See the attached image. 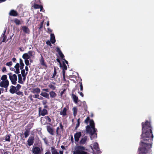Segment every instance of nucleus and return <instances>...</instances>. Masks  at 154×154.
Here are the masks:
<instances>
[{"instance_id":"53","label":"nucleus","mask_w":154,"mask_h":154,"mask_svg":"<svg viewBox=\"0 0 154 154\" xmlns=\"http://www.w3.org/2000/svg\"><path fill=\"white\" fill-rule=\"evenodd\" d=\"M33 52L32 51H29L28 52V54L30 56H32Z\"/></svg>"},{"instance_id":"46","label":"nucleus","mask_w":154,"mask_h":154,"mask_svg":"<svg viewBox=\"0 0 154 154\" xmlns=\"http://www.w3.org/2000/svg\"><path fill=\"white\" fill-rule=\"evenodd\" d=\"M40 5L37 4H34L33 5V7L35 9H39Z\"/></svg>"},{"instance_id":"32","label":"nucleus","mask_w":154,"mask_h":154,"mask_svg":"<svg viewBox=\"0 0 154 154\" xmlns=\"http://www.w3.org/2000/svg\"><path fill=\"white\" fill-rule=\"evenodd\" d=\"M73 114L74 116V117H75L77 113V109L76 107H74L73 108Z\"/></svg>"},{"instance_id":"13","label":"nucleus","mask_w":154,"mask_h":154,"mask_svg":"<svg viewBox=\"0 0 154 154\" xmlns=\"http://www.w3.org/2000/svg\"><path fill=\"white\" fill-rule=\"evenodd\" d=\"M91 148L93 150L94 149L97 152L99 151V148L98 144L97 142H95L94 143L93 147L91 146Z\"/></svg>"},{"instance_id":"18","label":"nucleus","mask_w":154,"mask_h":154,"mask_svg":"<svg viewBox=\"0 0 154 154\" xmlns=\"http://www.w3.org/2000/svg\"><path fill=\"white\" fill-rule=\"evenodd\" d=\"M9 91L11 94H12L16 93L17 91L16 87L13 85H11L10 87Z\"/></svg>"},{"instance_id":"4","label":"nucleus","mask_w":154,"mask_h":154,"mask_svg":"<svg viewBox=\"0 0 154 154\" xmlns=\"http://www.w3.org/2000/svg\"><path fill=\"white\" fill-rule=\"evenodd\" d=\"M9 75V79L11 82L12 84L14 85H16L17 84L16 81L17 80V76L16 74L12 75L11 73H9L8 74Z\"/></svg>"},{"instance_id":"61","label":"nucleus","mask_w":154,"mask_h":154,"mask_svg":"<svg viewBox=\"0 0 154 154\" xmlns=\"http://www.w3.org/2000/svg\"><path fill=\"white\" fill-rule=\"evenodd\" d=\"M42 90L43 91H45L46 92H49V90L48 89V88H45V89H43Z\"/></svg>"},{"instance_id":"47","label":"nucleus","mask_w":154,"mask_h":154,"mask_svg":"<svg viewBox=\"0 0 154 154\" xmlns=\"http://www.w3.org/2000/svg\"><path fill=\"white\" fill-rule=\"evenodd\" d=\"M12 65V63L11 61H10L9 62H7L6 63V65L7 66H10Z\"/></svg>"},{"instance_id":"21","label":"nucleus","mask_w":154,"mask_h":154,"mask_svg":"<svg viewBox=\"0 0 154 154\" xmlns=\"http://www.w3.org/2000/svg\"><path fill=\"white\" fill-rule=\"evenodd\" d=\"M32 90V92L33 93H36L38 94L41 91L40 89L39 88H33Z\"/></svg>"},{"instance_id":"56","label":"nucleus","mask_w":154,"mask_h":154,"mask_svg":"<svg viewBox=\"0 0 154 154\" xmlns=\"http://www.w3.org/2000/svg\"><path fill=\"white\" fill-rule=\"evenodd\" d=\"M39 96V95L38 94H35L33 96V97L35 98H38V99H39V98H38Z\"/></svg>"},{"instance_id":"2","label":"nucleus","mask_w":154,"mask_h":154,"mask_svg":"<svg viewBox=\"0 0 154 154\" xmlns=\"http://www.w3.org/2000/svg\"><path fill=\"white\" fill-rule=\"evenodd\" d=\"M90 125L86 126V130L87 133H89L91 135L90 138L92 140L94 137H97V133H96L97 130L95 128V124L93 119L90 121Z\"/></svg>"},{"instance_id":"35","label":"nucleus","mask_w":154,"mask_h":154,"mask_svg":"<svg viewBox=\"0 0 154 154\" xmlns=\"http://www.w3.org/2000/svg\"><path fill=\"white\" fill-rule=\"evenodd\" d=\"M80 118H79L77 120V123L76 124V126L75 127V130H76L78 128L80 124Z\"/></svg>"},{"instance_id":"54","label":"nucleus","mask_w":154,"mask_h":154,"mask_svg":"<svg viewBox=\"0 0 154 154\" xmlns=\"http://www.w3.org/2000/svg\"><path fill=\"white\" fill-rule=\"evenodd\" d=\"M66 91V89H64L63 91H62L61 92H60V96L62 97V95H63V94Z\"/></svg>"},{"instance_id":"12","label":"nucleus","mask_w":154,"mask_h":154,"mask_svg":"<svg viewBox=\"0 0 154 154\" xmlns=\"http://www.w3.org/2000/svg\"><path fill=\"white\" fill-rule=\"evenodd\" d=\"M68 108V107H64L62 111L60 112V115H62L63 116H65L66 115V112Z\"/></svg>"},{"instance_id":"49","label":"nucleus","mask_w":154,"mask_h":154,"mask_svg":"<svg viewBox=\"0 0 154 154\" xmlns=\"http://www.w3.org/2000/svg\"><path fill=\"white\" fill-rule=\"evenodd\" d=\"M25 63L26 64V66H28L29 65V61L28 60V59H25Z\"/></svg>"},{"instance_id":"28","label":"nucleus","mask_w":154,"mask_h":154,"mask_svg":"<svg viewBox=\"0 0 154 154\" xmlns=\"http://www.w3.org/2000/svg\"><path fill=\"white\" fill-rule=\"evenodd\" d=\"M18 82L20 84H23V82L22 81V78L21 75L20 74H18Z\"/></svg>"},{"instance_id":"8","label":"nucleus","mask_w":154,"mask_h":154,"mask_svg":"<svg viewBox=\"0 0 154 154\" xmlns=\"http://www.w3.org/2000/svg\"><path fill=\"white\" fill-rule=\"evenodd\" d=\"M32 152L33 154H41L40 149L37 146H33L32 149Z\"/></svg>"},{"instance_id":"34","label":"nucleus","mask_w":154,"mask_h":154,"mask_svg":"<svg viewBox=\"0 0 154 154\" xmlns=\"http://www.w3.org/2000/svg\"><path fill=\"white\" fill-rule=\"evenodd\" d=\"M1 79L2 81H5L6 80H8L7 79V76L5 75H3Z\"/></svg>"},{"instance_id":"5","label":"nucleus","mask_w":154,"mask_h":154,"mask_svg":"<svg viewBox=\"0 0 154 154\" xmlns=\"http://www.w3.org/2000/svg\"><path fill=\"white\" fill-rule=\"evenodd\" d=\"M60 127H57L56 130V134L57 136L61 135V131L60 130V129L62 130L63 128V126L61 123L59 124Z\"/></svg>"},{"instance_id":"39","label":"nucleus","mask_w":154,"mask_h":154,"mask_svg":"<svg viewBox=\"0 0 154 154\" xmlns=\"http://www.w3.org/2000/svg\"><path fill=\"white\" fill-rule=\"evenodd\" d=\"M5 140L6 141L10 142L11 141V139L10 136L9 135H7L5 136Z\"/></svg>"},{"instance_id":"41","label":"nucleus","mask_w":154,"mask_h":154,"mask_svg":"<svg viewBox=\"0 0 154 154\" xmlns=\"http://www.w3.org/2000/svg\"><path fill=\"white\" fill-rule=\"evenodd\" d=\"M42 140H44L45 144L46 145H48V140L46 137L43 138Z\"/></svg>"},{"instance_id":"44","label":"nucleus","mask_w":154,"mask_h":154,"mask_svg":"<svg viewBox=\"0 0 154 154\" xmlns=\"http://www.w3.org/2000/svg\"><path fill=\"white\" fill-rule=\"evenodd\" d=\"M6 29L4 30L3 33L2 34V36L3 37V38H7V36L5 35L6 32Z\"/></svg>"},{"instance_id":"50","label":"nucleus","mask_w":154,"mask_h":154,"mask_svg":"<svg viewBox=\"0 0 154 154\" xmlns=\"http://www.w3.org/2000/svg\"><path fill=\"white\" fill-rule=\"evenodd\" d=\"M56 51L58 53V54L62 52L60 49L59 47H57L56 49Z\"/></svg>"},{"instance_id":"48","label":"nucleus","mask_w":154,"mask_h":154,"mask_svg":"<svg viewBox=\"0 0 154 154\" xmlns=\"http://www.w3.org/2000/svg\"><path fill=\"white\" fill-rule=\"evenodd\" d=\"M44 21H42L41 23L40 24V27L39 28V29L40 30L42 28V27H43V23H44Z\"/></svg>"},{"instance_id":"11","label":"nucleus","mask_w":154,"mask_h":154,"mask_svg":"<svg viewBox=\"0 0 154 154\" xmlns=\"http://www.w3.org/2000/svg\"><path fill=\"white\" fill-rule=\"evenodd\" d=\"M81 136V133L80 132H77L75 134L74 137L75 141L76 142H78L79 141L80 137Z\"/></svg>"},{"instance_id":"60","label":"nucleus","mask_w":154,"mask_h":154,"mask_svg":"<svg viewBox=\"0 0 154 154\" xmlns=\"http://www.w3.org/2000/svg\"><path fill=\"white\" fill-rule=\"evenodd\" d=\"M39 8L40 9V11H42V10H43V6L42 5H40Z\"/></svg>"},{"instance_id":"6","label":"nucleus","mask_w":154,"mask_h":154,"mask_svg":"<svg viewBox=\"0 0 154 154\" xmlns=\"http://www.w3.org/2000/svg\"><path fill=\"white\" fill-rule=\"evenodd\" d=\"M9 82L8 80L5 81H2L0 83V86L2 88H8L9 86Z\"/></svg>"},{"instance_id":"9","label":"nucleus","mask_w":154,"mask_h":154,"mask_svg":"<svg viewBox=\"0 0 154 154\" xmlns=\"http://www.w3.org/2000/svg\"><path fill=\"white\" fill-rule=\"evenodd\" d=\"M35 138L33 136H31L29 137L27 141V144L29 146L32 145L34 141Z\"/></svg>"},{"instance_id":"19","label":"nucleus","mask_w":154,"mask_h":154,"mask_svg":"<svg viewBox=\"0 0 154 154\" xmlns=\"http://www.w3.org/2000/svg\"><path fill=\"white\" fill-rule=\"evenodd\" d=\"M20 64L18 63H17L14 66V68L16 69L15 73L16 74H19L20 73Z\"/></svg>"},{"instance_id":"64","label":"nucleus","mask_w":154,"mask_h":154,"mask_svg":"<svg viewBox=\"0 0 154 154\" xmlns=\"http://www.w3.org/2000/svg\"><path fill=\"white\" fill-rule=\"evenodd\" d=\"M78 93L80 94V96H81L82 97H84V94L82 92H78Z\"/></svg>"},{"instance_id":"45","label":"nucleus","mask_w":154,"mask_h":154,"mask_svg":"<svg viewBox=\"0 0 154 154\" xmlns=\"http://www.w3.org/2000/svg\"><path fill=\"white\" fill-rule=\"evenodd\" d=\"M62 60H63L64 58V56L62 52H61L58 54Z\"/></svg>"},{"instance_id":"36","label":"nucleus","mask_w":154,"mask_h":154,"mask_svg":"<svg viewBox=\"0 0 154 154\" xmlns=\"http://www.w3.org/2000/svg\"><path fill=\"white\" fill-rule=\"evenodd\" d=\"M14 22L17 25H20V22L19 19L17 18H16L14 20Z\"/></svg>"},{"instance_id":"40","label":"nucleus","mask_w":154,"mask_h":154,"mask_svg":"<svg viewBox=\"0 0 154 154\" xmlns=\"http://www.w3.org/2000/svg\"><path fill=\"white\" fill-rule=\"evenodd\" d=\"M78 85H79L80 88V90L81 91H82L83 90V87L82 82H79Z\"/></svg>"},{"instance_id":"27","label":"nucleus","mask_w":154,"mask_h":154,"mask_svg":"<svg viewBox=\"0 0 154 154\" xmlns=\"http://www.w3.org/2000/svg\"><path fill=\"white\" fill-rule=\"evenodd\" d=\"M23 58L25 59H29L30 57V56L27 53H25L22 56Z\"/></svg>"},{"instance_id":"37","label":"nucleus","mask_w":154,"mask_h":154,"mask_svg":"<svg viewBox=\"0 0 154 154\" xmlns=\"http://www.w3.org/2000/svg\"><path fill=\"white\" fill-rule=\"evenodd\" d=\"M57 74V69L55 67H54V72L53 73V74L52 77V78H54L56 76Z\"/></svg>"},{"instance_id":"30","label":"nucleus","mask_w":154,"mask_h":154,"mask_svg":"<svg viewBox=\"0 0 154 154\" xmlns=\"http://www.w3.org/2000/svg\"><path fill=\"white\" fill-rule=\"evenodd\" d=\"M43 118H44L46 120V121L49 123H51V119L49 117V116H45L44 117H43Z\"/></svg>"},{"instance_id":"22","label":"nucleus","mask_w":154,"mask_h":154,"mask_svg":"<svg viewBox=\"0 0 154 154\" xmlns=\"http://www.w3.org/2000/svg\"><path fill=\"white\" fill-rule=\"evenodd\" d=\"M30 128H31L27 129H25V131L24 133V137L25 138H26L29 136Z\"/></svg>"},{"instance_id":"51","label":"nucleus","mask_w":154,"mask_h":154,"mask_svg":"<svg viewBox=\"0 0 154 154\" xmlns=\"http://www.w3.org/2000/svg\"><path fill=\"white\" fill-rule=\"evenodd\" d=\"M46 44L48 45H49L50 46H52L51 43L50 42V41L49 40H47L46 42Z\"/></svg>"},{"instance_id":"23","label":"nucleus","mask_w":154,"mask_h":154,"mask_svg":"<svg viewBox=\"0 0 154 154\" xmlns=\"http://www.w3.org/2000/svg\"><path fill=\"white\" fill-rule=\"evenodd\" d=\"M40 95L47 99L49 98V95L46 92H42L40 94Z\"/></svg>"},{"instance_id":"33","label":"nucleus","mask_w":154,"mask_h":154,"mask_svg":"<svg viewBox=\"0 0 154 154\" xmlns=\"http://www.w3.org/2000/svg\"><path fill=\"white\" fill-rule=\"evenodd\" d=\"M60 67L62 68L63 70H66L67 69V66L64 62H63L62 65H61V66Z\"/></svg>"},{"instance_id":"55","label":"nucleus","mask_w":154,"mask_h":154,"mask_svg":"<svg viewBox=\"0 0 154 154\" xmlns=\"http://www.w3.org/2000/svg\"><path fill=\"white\" fill-rule=\"evenodd\" d=\"M27 72H26L25 74V75H22L23 77V80L24 81L25 80L26 76V75H27Z\"/></svg>"},{"instance_id":"42","label":"nucleus","mask_w":154,"mask_h":154,"mask_svg":"<svg viewBox=\"0 0 154 154\" xmlns=\"http://www.w3.org/2000/svg\"><path fill=\"white\" fill-rule=\"evenodd\" d=\"M21 86L20 85L18 84L16 87V91H19L21 88Z\"/></svg>"},{"instance_id":"38","label":"nucleus","mask_w":154,"mask_h":154,"mask_svg":"<svg viewBox=\"0 0 154 154\" xmlns=\"http://www.w3.org/2000/svg\"><path fill=\"white\" fill-rule=\"evenodd\" d=\"M90 119V117L89 116L87 117L86 119L85 120L84 122V123H85L86 124L88 125V123Z\"/></svg>"},{"instance_id":"31","label":"nucleus","mask_w":154,"mask_h":154,"mask_svg":"<svg viewBox=\"0 0 154 154\" xmlns=\"http://www.w3.org/2000/svg\"><path fill=\"white\" fill-rule=\"evenodd\" d=\"M48 86L50 89L53 90H55L56 88V87L51 84H50Z\"/></svg>"},{"instance_id":"25","label":"nucleus","mask_w":154,"mask_h":154,"mask_svg":"<svg viewBox=\"0 0 154 154\" xmlns=\"http://www.w3.org/2000/svg\"><path fill=\"white\" fill-rule=\"evenodd\" d=\"M22 29L23 32L26 33H28L29 32V29L26 26H23L22 27Z\"/></svg>"},{"instance_id":"3","label":"nucleus","mask_w":154,"mask_h":154,"mask_svg":"<svg viewBox=\"0 0 154 154\" xmlns=\"http://www.w3.org/2000/svg\"><path fill=\"white\" fill-rule=\"evenodd\" d=\"M85 147L81 146H78L77 147L75 154H88V153L84 151L85 150Z\"/></svg>"},{"instance_id":"43","label":"nucleus","mask_w":154,"mask_h":154,"mask_svg":"<svg viewBox=\"0 0 154 154\" xmlns=\"http://www.w3.org/2000/svg\"><path fill=\"white\" fill-rule=\"evenodd\" d=\"M16 93L17 94L19 95H21V96H23V92L20 91H19L17 92H16Z\"/></svg>"},{"instance_id":"26","label":"nucleus","mask_w":154,"mask_h":154,"mask_svg":"<svg viewBox=\"0 0 154 154\" xmlns=\"http://www.w3.org/2000/svg\"><path fill=\"white\" fill-rule=\"evenodd\" d=\"M72 96L74 102L75 103H77L78 100V97L74 94H72Z\"/></svg>"},{"instance_id":"59","label":"nucleus","mask_w":154,"mask_h":154,"mask_svg":"<svg viewBox=\"0 0 154 154\" xmlns=\"http://www.w3.org/2000/svg\"><path fill=\"white\" fill-rule=\"evenodd\" d=\"M6 71V67H4L2 69V71L3 72H4L5 71Z\"/></svg>"},{"instance_id":"14","label":"nucleus","mask_w":154,"mask_h":154,"mask_svg":"<svg viewBox=\"0 0 154 154\" xmlns=\"http://www.w3.org/2000/svg\"><path fill=\"white\" fill-rule=\"evenodd\" d=\"M40 62L42 66H44L45 68H46L47 67V65L45 63L44 59L42 55H41V57L40 60Z\"/></svg>"},{"instance_id":"20","label":"nucleus","mask_w":154,"mask_h":154,"mask_svg":"<svg viewBox=\"0 0 154 154\" xmlns=\"http://www.w3.org/2000/svg\"><path fill=\"white\" fill-rule=\"evenodd\" d=\"M50 41L53 44L54 43L56 42L55 36L53 33L51 34Z\"/></svg>"},{"instance_id":"10","label":"nucleus","mask_w":154,"mask_h":154,"mask_svg":"<svg viewBox=\"0 0 154 154\" xmlns=\"http://www.w3.org/2000/svg\"><path fill=\"white\" fill-rule=\"evenodd\" d=\"M47 130L48 133L52 135H54V131L52 128L50 126H47Z\"/></svg>"},{"instance_id":"29","label":"nucleus","mask_w":154,"mask_h":154,"mask_svg":"<svg viewBox=\"0 0 154 154\" xmlns=\"http://www.w3.org/2000/svg\"><path fill=\"white\" fill-rule=\"evenodd\" d=\"M20 69H22L24 68V64L23 63V61L21 58L20 59Z\"/></svg>"},{"instance_id":"24","label":"nucleus","mask_w":154,"mask_h":154,"mask_svg":"<svg viewBox=\"0 0 154 154\" xmlns=\"http://www.w3.org/2000/svg\"><path fill=\"white\" fill-rule=\"evenodd\" d=\"M50 97L51 98H54L57 96L56 94L54 91H51L49 92Z\"/></svg>"},{"instance_id":"63","label":"nucleus","mask_w":154,"mask_h":154,"mask_svg":"<svg viewBox=\"0 0 154 154\" xmlns=\"http://www.w3.org/2000/svg\"><path fill=\"white\" fill-rule=\"evenodd\" d=\"M29 98L31 101H33V99L32 98V95H30L29 96Z\"/></svg>"},{"instance_id":"7","label":"nucleus","mask_w":154,"mask_h":154,"mask_svg":"<svg viewBox=\"0 0 154 154\" xmlns=\"http://www.w3.org/2000/svg\"><path fill=\"white\" fill-rule=\"evenodd\" d=\"M39 114L40 115L42 116H45L48 114V111L45 109H44L42 110L41 107H39L38 108Z\"/></svg>"},{"instance_id":"57","label":"nucleus","mask_w":154,"mask_h":154,"mask_svg":"<svg viewBox=\"0 0 154 154\" xmlns=\"http://www.w3.org/2000/svg\"><path fill=\"white\" fill-rule=\"evenodd\" d=\"M48 32L49 33H51L52 32V29H50L49 28H48Z\"/></svg>"},{"instance_id":"62","label":"nucleus","mask_w":154,"mask_h":154,"mask_svg":"<svg viewBox=\"0 0 154 154\" xmlns=\"http://www.w3.org/2000/svg\"><path fill=\"white\" fill-rule=\"evenodd\" d=\"M71 142L72 143H73L74 141L73 138V136H72V135L71 136Z\"/></svg>"},{"instance_id":"1","label":"nucleus","mask_w":154,"mask_h":154,"mask_svg":"<svg viewBox=\"0 0 154 154\" xmlns=\"http://www.w3.org/2000/svg\"><path fill=\"white\" fill-rule=\"evenodd\" d=\"M142 139L138 149L139 154H151L152 141L153 135L152 132V127L151 122L147 120L142 122Z\"/></svg>"},{"instance_id":"16","label":"nucleus","mask_w":154,"mask_h":154,"mask_svg":"<svg viewBox=\"0 0 154 154\" xmlns=\"http://www.w3.org/2000/svg\"><path fill=\"white\" fill-rule=\"evenodd\" d=\"M87 139V137L86 136H85L84 137H82L79 142V143L81 145H84L85 144Z\"/></svg>"},{"instance_id":"58","label":"nucleus","mask_w":154,"mask_h":154,"mask_svg":"<svg viewBox=\"0 0 154 154\" xmlns=\"http://www.w3.org/2000/svg\"><path fill=\"white\" fill-rule=\"evenodd\" d=\"M56 60L58 62V63H59L60 64V66H61V63L60 62V59L58 58H57L56 59Z\"/></svg>"},{"instance_id":"15","label":"nucleus","mask_w":154,"mask_h":154,"mask_svg":"<svg viewBox=\"0 0 154 154\" xmlns=\"http://www.w3.org/2000/svg\"><path fill=\"white\" fill-rule=\"evenodd\" d=\"M9 15L11 16L15 17L18 15V14L16 11L12 9L10 11Z\"/></svg>"},{"instance_id":"17","label":"nucleus","mask_w":154,"mask_h":154,"mask_svg":"<svg viewBox=\"0 0 154 154\" xmlns=\"http://www.w3.org/2000/svg\"><path fill=\"white\" fill-rule=\"evenodd\" d=\"M51 151L52 154H59V152L57 151V149L54 146H53L51 147Z\"/></svg>"},{"instance_id":"52","label":"nucleus","mask_w":154,"mask_h":154,"mask_svg":"<svg viewBox=\"0 0 154 154\" xmlns=\"http://www.w3.org/2000/svg\"><path fill=\"white\" fill-rule=\"evenodd\" d=\"M21 74L22 75H25V70L24 69H21Z\"/></svg>"}]
</instances>
